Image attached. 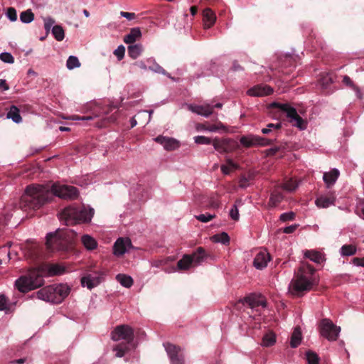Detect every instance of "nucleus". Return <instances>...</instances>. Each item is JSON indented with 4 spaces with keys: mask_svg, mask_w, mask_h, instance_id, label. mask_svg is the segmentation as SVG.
<instances>
[{
    "mask_svg": "<svg viewBox=\"0 0 364 364\" xmlns=\"http://www.w3.org/2000/svg\"><path fill=\"white\" fill-rule=\"evenodd\" d=\"M34 20V14L31 9H27L20 14V21L23 23H29Z\"/></svg>",
    "mask_w": 364,
    "mask_h": 364,
    "instance_id": "40",
    "label": "nucleus"
},
{
    "mask_svg": "<svg viewBox=\"0 0 364 364\" xmlns=\"http://www.w3.org/2000/svg\"><path fill=\"white\" fill-rule=\"evenodd\" d=\"M343 82L346 85L350 87L355 91L356 96L358 98L361 99L363 97L360 88L353 83V82L348 76L345 75L343 78Z\"/></svg>",
    "mask_w": 364,
    "mask_h": 364,
    "instance_id": "39",
    "label": "nucleus"
},
{
    "mask_svg": "<svg viewBox=\"0 0 364 364\" xmlns=\"http://www.w3.org/2000/svg\"><path fill=\"white\" fill-rule=\"evenodd\" d=\"M215 218V215L210 213L200 214L196 216V218L202 223H208Z\"/></svg>",
    "mask_w": 364,
    "mask_h": 364,
    "instance_id": "50",
    "label": "nucleus"
},
{
    "mask_svg": "<svg viewBox=\"0 0 364 364\" xmlns=\"http://www.w3.org/2000/svg\"><path fill=\"white\" fill-rule=\"evenodd\" d=\"M273 89L268 85H259L248 90L247 94L254 97H262L272 94Z\"/></svg>",
    "mask_w": 364,
    "mask_h": 364,
    "instance_id": "23",
    "label": "nucleus"
},
{
    "mask_svg": "<svg viewBox=\"0 0 364 364\" xmlns=\"http://www.w3.org/2000/svg\"><path fill=\"white\" fill-rule=\"evenodd\" d=\"M320 332L321 336L328 341H336L341 332V328L336 326L330 319L323 318L320 323Z\"/></svg>",
    "mask_w": 364,
    "mask_h": 364,
    "instance_id": "9",
    "label": "nucleus"
},
{
    "mask_svg": "<svg viewBox=\"0 0 364 364\" xmlns=\"http://www.w3.org/2000/svg\"><path fill=\"white\" fill-rule=\"evenodd\" d=\"M112 338L114 341L125 340L127 343L132 341L134 337L133 329L127 325L117 326L112 332Z\"/></svg>",
    "mask_w": 364,
    "mask_h": 364,
    "instance_id": "13",
    "label": "nucleus"
},
{
    "mask_svg": "<svg viewBox=\"0 0 364 364\" xmlns=\"http://www.w3.org/2000/svg\"><path fill=\"white\" fill-rule=\"evenodd\" d=\"M50 191L52 192V197L55 196L63 199H75L79 193L77 188L60 183L53 184Z\"/></svg>",
    "mask_w": 364,
    "mask_h": 364,
    "instance_id": "8",
    "label": "nucleus"
},
{
    "mask_svg": "<svg viewBox=\"0 0 364 364\" xmlns=\"http://www.w3.org/2000/svg\"><path fill=\"white\" fill-rule=\"evenodd\" d=\"M119 14L122 17H124L129 21L134 20L136 18V14L132 12L120 11Z\"/></svg>",
    "mask_w": 364,
    "mask_h": 364,
    "instance_id": "59",
    "label": "nucleus"
},
{
    "mask_svg": "<svg viewBox=\"0 0 364 364\" xmlns=\"http://www.w3.org/2000/svg\"><path fill=\"white\" fill-rule=\"evenodd\" d=\"M274 139H269L267 138L262 137L257 135H247L243 136L240 139V143L245 147L251 146H265L273 144Z\"/></svg>",
    "mask_w": 364,
    "mask_h": 364,
    "instance_id": "12",
    "label": "nucleus"
},
{
    "mask_svg": "<svg viewBox=\"0 0 364 364\" xmlns=\"http://www.w3.org/2000/svg\"><path fill=\"white\" fill-rule=\"evenodd\" d=\"M220 202L218 196H211L208 200V206L213 209H217L220 207Z\"/></svg>",
    "mask_w": 364,
    "mask_h": 364,
    "instance_id": "48",
    "label": "nucleus"
},
{
    "mask_svg": "<svg viewBox=\"0 0 364 364\" xmlns=\"http://www.w3.org/2000/svg\"><path fill=\"white\" fill-rule=\"evenodd\" d=\"M301 341V332L299 328H295L291 337L290 345L292 348L297 347Z\"/></svg>",
    "mask_w": 364,
    "mask_h": 364,
    "instance_id": "35",
    "label": "nucleus"
},
{
    "mask_svg": "<svg viewBox=\"0 0 364 364\" xmlns=\"http://www.w3.org/2000/svg\"><path fill=\"white\" fill-rule=\"evenodd\" d=\"M193 139L194 142L198 144H210L212 143L211 139L205 136H196Z\"/></svg>",
    "mask_w": 364,
    "mask_h": 364,
    "instance_id": "53",
    "label": "nucleus"
},
{
    "mask_svg": "<svg viewBox=\"0 0 364 364\" xmlns=\"http://www.w3.org/2000/svg\"><path fill=\"white\" fill-rule=\"evenodd\" d=\"M42 278L44 277H53L56 275H61L65 273V267L59 264H43L38 267Z\"/></svg>",
    "mask_w": 364,
    "mask_h": 364,
    "instance_id": "15",
    "label": "nucleus"
},
{
    "mask_svg": "<svg viewBox=\"0 0 364 364\" xmlns=\"http://www.w3.org/2000/svg\"><path fill=\"white\" fill-rule=\"evenodd\" d=\"M352 263L355 266L364 267V257H363V258L355 257L353 259Z\"/></svg>",
    "mask_w": 364,
    "mask_h": 364,
    "instance_id": "61",
    "label": "nucleus"
},
{
    "mask_svg": "<svg viewBox=\"0 0 364 364\" xmlns=\"http://www.w3.org/2000/svg\"><path fill=\"white\" fill-rule=\"evenodd\" d=\"M9 309L7 299L4 295H0V311Z\"/></svg>",
    "mask_w": 364,
    "mask_h": 364,
    "instance_id": "56",
    "label": "nucleus"
},
{
    "mask_svg": "<svg viewBox=\"0 0 364 364\" xmlns=\"http://www.w3.org/2000/svg\"><path fill=\"white\" fill-rule=\"evenodd\" d=\"M270 259L269 252L266 250H260L255 257L253 265L257 269H263L267 267Z\"/></svg>",
    "mask_w": 364,
    "mask_h": 364,
    "instance_id": "19",
    "label": "nucleus"
},
{
    "mask_svg": "<svg viewBox=\"0 0 364 364\" xmlns=\"http://www.w3.org/2000/svg\"><path fill=\"white\" fill-rule=\"evenodd\" d=\"M196 129L198 132L206 131L209 132H227L228 128L221 122L218 121L215 124L206 123H198L196 124Z\"/></svg>",
    "mask_w": 364,
    "mask_h": 364,
    "instance_id": "18",
    "label": "nucleus"
},
{
    "mask_svg": "<svg viewBox=\"0 0 364 364\" xmlns=\"http://www.w3.org/2000/svg\"><path fill=\"white\" fill-rule=\"evenodd\" d=\"M9 88V87L8 85L6 84V80L1 79L0 80V89H1L4 91H6V90H8Z\"/></svg>",
    "mask_w": 364,
    "mask_h": 364,
    "instance_id": "64",
    "label": "nucleus"
},
{
    "mask_svg": "<svg viewBox=\"0 0 364 364\" xmlns=\"http://www.w3.org/2000/svg\"><path fill=\"white\" fill-rule=\"evenodd\" d=\"M191 257L189 255H184L183 257L177 262L176 267H173L171 272L178 270H188L193 265ZM166 272L170 273L171 271L165 270Z\"/></svg>",
    "mask_w": 364,
    "mask_h": 364,
    "instance_id": "24",
    "label": "nucleus"
},
{
    "mask_svg": "<svg viewBox=\"0 0 364 364\" xmlns=\"http://www.w3.org/2000/svg\"><path fill=\"white\" fill-rule=\"evenodd\" d=\"M6 16L12 22H14L17 20V13L16 10L13 7H9L7 9L6 12Z\"/></svg>",
    "mask_w": 364,
    "mask_h": 364,
    "instance_id": "52",
    "label": "nucleus"
},
{
    "mask_svg": "<svg viewBox=\"0 0 364 364\" xmlns=\"http://www.w3.org/2000/svg\"><path fill=\"white\" fill-rule=\"evenodd\" d=\"M143 50L141 44H134L128 46V54L132 59H136Z\"/></svg>",
    "mask_w": 364,
    "mask_h": 364,
    "instance_id": "34",
    "label": "nucleus"
},
{
    "mask_svg": "<svg viewBox=\"0 0 364 364\" xmlns=\"http://www.w3.org/2000/svg\"><path fill=\"white\" fill-rule=\"evenodd\" d=\"M203 23L205 29L210 28L216 20L215 14L210 9H205L203 12Z\"/></svg>",
    "mask_w": 364,
    "mask_h": 364,
    "instance_id": "26",
    "label": "nucleus"
},
{
    "mask_svg": "<svg viewBox=\"0 0 364 364\" xmlns=\"http://www.w3.org/2000/svg\"><path fill=\"white\" fill-rule=\"evenodd\" d=\"M333 81H332V79L331 77L328 75H326V76H324L322 79V84L326 87L328 86V85L329 83H331Z\"/></svg>",
    "mask_w": 364,
    "mask_h": 364,
    "instance_id": "63",
    "label": "nucleus"
},
{
    "mask_svg": "<svg viewBox=\"0 0 364 364\" xmlns=\"http://www.w3.org/2000/svg\"><path fill=\"white\" fill-rule=\"evenodd\" d=\"M77 235L74 230L61 229L46 236V246L50 251L68 250Z\"/></svg>",
    "mask_w": 364,
    "mask_h": 364,
    "instance_id": "4",
    "label": "nucleus"
},
{
    "mask_svg": "<svg viewBox=\"0 0 364 364\" xmlns=\"http://www.w3.org/2000/svg\"><path fill=\"white\" fill-rule=\"evenodd\" d=\"M125 48L121 45L119 46L117 49L114 50V54L117 57L119 60H122L124 56Z\"/></svg>",
    "mask_w": 364,
    "mask_h": 364,
    "instance_id": "55",
    "label": "nucleus"
},
{
    "mask_svg": "<svg viewBox=\"0 0 364 364\" xmlns=\"http://www.w3.org/2000/svg\"><path fill=\"white\" fill-rule=\"evenodd\" d=\"M194 265L201 264L205 259L207 255L203 247L197 248L196 251L190 255Z\"/></svg>",
    "mask_w": 364,
    "mask_h": 364,
    "instance_id": "27",
    "label": "nucleus"
},
{
    "mask_svg": "<svg viewBox=\"0 0 364 364\" xmlns=\"http://www.w3.org/2000/svg\"><path fill=\"white\" fill-rule=\"evenodd\" d=\"M284 198V196L280 191V188H276L271 194L269 205L272 207L276 206Z\"/></svg>",
    "mask_w": 364,
    "mask_h": 364,
    "instance_id": "30",
    "label": "nucleus"
},
{
    "mask_svg": "<svg viewBox=\"0 0 364 364\" xmlns=\"http://www.w3.org/2000/svg\"><path fill=\"white\" fill-rule=\"evenodd\" d=\"M294 213L293 212L284 213L280 215V220L282 221L291 220L294 218Z\"/></svg>",
    "mask_w": 364,
    "mask_h": 364,
    "instance_id": "57",
    "label": "nucleus"
},
{
    "mask_svg": "<svg viewBox=\"0 0 364 364\" xmlns=\"http://www.w3.org/2000/svg\"><path fill=\"white\" fill-rule=\"evenodd\" d=\"M282 127L281 123H269L267 125L266 127L262 129L261 132L264 134H268L272 132L274 130H278Z\"/></svg>",
    "mask_w": 364,
    "mask_h": 364,
    "instance_id": "44",
    "label": "nucleus"
},
{
    "mask_svg": "<svg viewBox=\"0 0 364 364\" xmlns=\"http://www.w3.org/2000/svg\"><path fill=\"white\" fill-rule=\"evenodd\" d=\"M357 252V247L355 245L350 244V245H344L341 246L339 250V253L341 257H350L354 255Z\"/></svg>",
    "mask_w": 364,
    "mask_h": 364,
    "instance_id": "32",
    "label": "nucleus"
},
{
    "mask_svg": "<svg viewBox=\"0 0 364 364\" xmlns=\"http://www.w3.org/2000/svg\"><path fill=\"white\" fill-rule=\"evenodd\" d=\"M213 145L214 149L220 154L232 152L239 147L235 140L228 138L222 139L215 138L213 140Z\"/></svg>",
    "mask_w": 364,
    "mask_h": 364,
    "instance_id": "11",
    "label": "nucleus"
},
{
    "mask_svg": "<svg viewBox=\"0 0 364 364\" xmlns=\"http://www.w3.org/2000/svg\"><path fill=\"white\" fill-rule=\"evenodd\" d=\"M43 22L44 28L46 33H48L50 29H52L53 26H54L55 20L53 18L48 16L43 18Z\"/></svg>",
    "mask_w": 364,
    "mask_h": 364,
    "instance_id": "51",
    "label": "nucleus"
},
{
    "mask_svg": "<svg viewBox=\"0 0 364 364\" xmlns=\"http://www.w3.org/2000/svg\"><path fill=\"white\" fill-rule=\"evenodd\" d=\"M97 116H87V117H79L77 115H74L70 117L69 119L72 120H92L95 118Z\"/></svg>",
    "mask_w": 364,
    "mask_h": 364,
    "instance_id": "60",
    "label": "nucleus"
},
{
    "mask_svg": "<svg viewBox=\"0 0 364 364\" xmlns=\"http://www.w3.org/2000/svg\"><path fill=\"white\" fill-rule=\"evenodd\" d=\"M149 70H151L156 73L166 75V73L164 70V69L156 63H154V65L152 67H149Z\"/></svg>",
    "mask_w": 364,
    "mask_h": 364,
    "instance_id": "58",
    "label": "nucleus"
},
{
    "mask_svg": "<svg viewBox=\"0 0 364 364\" xmlns=\"http://www.w3.org/2000/svg\"><path fill=\"white\" fill-rule=\"evenodd\" d=\"M141 36V32L139 28H133L130 30L129 33L126 35L124 38V41L127 44H131L134 43L136 40L140 38Z\"/></svg>",
    "mask_w": 364,
    "mask_h": 364,
    "instance_id": "28",
    "label": "nucleus"
},
{
    "mask_svg": "<svg viewBox=\"0 0 364 364\" xmlns=\"http://www.w3.org/2000/svg\"><path fill=\"white\" fill-rule=\"evenodd\" d=\"M117 282L123 287L129 288L133 285V279L130 276L124 274H119L116 276Z\"/></svg>",
    "mask_w": 364,
    "mask_h": 364,
    "instance_id": "33",
    "label": "nucleus"
},
{
    "mask_svg": "<svg viewBox=\"0 0 364 364\" xmlns=\"http://www.w3.org/2000/svg\"><path fill=\"white\" fill-rule=\"evenodd\" d=\"M131 248H132V245L131 240L129 237H119L114 244L113 254L117 257L122 256L127 252Z\"/></svg>",
    "mask_w": 364,
    "mask_h": 364,
    "instance_id": "16",
    "label": "nucleus"
},
{
    "mask_svg": "<svg viewBox=\"0 0 364 364\" xmlns=\"http://www.w3.org/2000/svg\"><path fill=\"white\" fill-rule=\"evenodd\" d=\"M70 288L66 284H55L45 287L36 294L41 300L58 304L62 302L70 294Z\"/></svg>",
    "mask_w": 364,
    "mask_h": 364,
    "instance_id": "5",
    "label": "nucleus"
},
{
    "mask_svg": "<svg viewBox=\"0 0 364 364\" xmlns=\"http://www.w3.org/2000/svg\"><path fill=\"white\" fill-rule=\"evenodd\" d=\"M298 184L292 179H289L284 182L281 188L287 191L291 192L296 190Z\"/></svg>",
    "mask_w": 364,
    "mask_h": 364,
    "instance_id": "45",
    "label": "nucleus"
},
{
    "mask_svg": "<svg viewBox=\"0 0 364 364\" xmlns=\"http://www.w3.org/2000/svg\"><path fill=\"white\" fill-rule=\"evenodd\" d=\"M297 227H298V225H296V224L287 226V227L284 228L283 232L284 233H286V234L292 233V232H294L296 230Z\"/></svg>",
    "mask_w": 364,
    "mask_h": 364,
    "instance_id": "62",
    "label": "nucleus"
},
{
    "mask_svg": "<svg viewBox=\"0 0 364 364\" xmlns=\"http://www.w3.org/2000/svg\"><path fill=\"white\" fill-rule=\"evenodd\" d=\"M6 117L8 119H11L16 124H18L22 121L18 108L14 105L10 107L9 112H7Z\"/></svg>",
    "mask_w": 364,
    "mask_h": 364,
    "instance_id": "31",
    "label": "nucleus"
},
{
    "mask_svg": "<svg viewBox=\"0 0 364 364\" xmlns=\"http://www.w3.org/2000/svg\"><path fill=\"white\" fill-rule=\"evenodd\" d=\"M154 140L161 144L164 149L167 151H173L177 149L180 146V141L171 137L159 136L154 138Z\"/></svg>",
    "mask_w": 364,
    "mask_h": 364,
    "instance_id": "21",
    "label": "nucleus"
},
{
    "mask_svg": "<svg viewBox=\"0 0 364 364\" xmlns=\"http://www.w3.org/2000/svg\"><path fill=\"white\" fill-rule=\"evenodd\" d=\"M336 200V196L334 192H329L326 194L318 196L315 200V205L318 208H327L334 205Z\"/></svg>",
    "mask_w": 364,
    "mask_h": 364,
    "instance_id": "17",
    "label": "nucleus"
},
{
    "mask_svg": "<svg viewBox=\"0 0 364 364\" xmlns=\"http://www.w3.org/2000/svg\"><path fill=\"white\" fill-rule=\"evenodd\" d=\"M339 171L337 168H333L328 172H325L323 175V180L327 188L333 186L339 176Z\"/></svg>",
    "mask_w": 364,
    "mask_h": 364,
    "instance_id": "25",
    "label": "nucleus"
},
{
    "mask_svg": "<svg viewBox=\"0 0 364 364\" xmlns=\"http://www.w3.org/2000/svg\"><path fill=\"white\" fill-rule=\"evenodd\" d=\"M226 164L220 166L221 171L225 175L229 174L232 169L238 168V165L230 158L226 159Z\"/></svg>",
    "mask_w": 364,
    "mask_h": 364,
    "instance_id": "36",
    "label": "nucleus"
},
{
    "mask_svg": "<svg viewBox=\"0 0 364 364\" xmlns=\"http://www.w3.org/2000/svg\"><path fill=\"white\" fill-rule=\"evenodd\" d=\"M306 355L308 364H319V358L316 353L308 351Z\"/></svg>",
    "mask_w": 364,
    "mask_h": 364,
    "instance_id": "46",
    "label": "nucleus"
},
{
    "mask_svg": "<svg viewBox=\"0 0 364 364\" xmlns=\"http://www.w3.org/2000/svg\"><path fill=\"white\" fill-rule=\"evenodd\" d=\"M0 60L6 63L12 64L14 62V58L8 52H4L0 54Z\"/></svg>",
    "mask_w": 364,
    "mask_h": 364,
    "instance_id": "49",
    "label": "nucleus"
},
{
    "mask_svg": "<svg viewBox=\"0 0 364 364\" xmlns=\"http://www.w3.org/2000/svg\"><path fill=\"white\" fill-rule=\"evenodd\" d=\"M105 276L106 272L104 270L87 273L82 277L81 284L83 287L92 289L102 283L105 280Z\"/></svg>",
    "mask_w": 364,
    "mask_h": 364,
    "instance_id": "10",
    "label": "nucleus"
},
{
    "mask_svg": "<svg viewBox=\"0 0 364 364\" xmlns=\"http://www.w3.org/2000/svg\"><path fill=\"white\" fill-rule=\"evenodd\" d=\"M245 302L249 305L252 310L262 307L265 308L267 303L266 301L261 295H250L245 298Z\"/></svg>",
    "mask_w": 364,
    "mask_h": 364,
    "instance_id": "22",
    "label": "nucleus"
},
{
    "mask_svg": "<svg viewBox=\"0 0 364 364\" xmlns=\"http://www.w3.org/2000/svg\"><path fill=\"white\" fill-rule=\"evenodd\" d=\"M51 31L56 41H62L64 39L65 32L61 26L55 25L53 26Z\"/></svg>",
    "mask_w": 364,
    "mask_h": 364,
    "instance_id": "41",
    "label": "nucleus"
},
{
    "mask_svg": "<svg viewBox=\"0 0 364 364\" xmlns=\"http://www.w3.org/2000/svg\"><path fill=\"white\" fill-rule=\"evenodd\" d=\"M187 106L191 112L206 118L210 116L213 112V106L208 103L202 105L191 104Z\"/></svg>",
    "mask_w": 364,
    "mask_h": 364,
    "instance_id": "20",
    "label": "nucleus"
},
{
    "mask_svg": "<svg viewBox=\"0 0 364 364\" xmlns=\"http://www.w3.org/2000/svg\"><path fill=\"white\" fill-rule=\"evenodd\" d=\"M43 283L44 280L41 272L38 268H36L17 279L15 287L19 291L25 293L41 287Z\"/></svg>",
    "mask_w": 364,
    "mask_h": 364,
    "instance_id": "6",
    "label": "nucleus"
},
{
    "mask_svg": "<svg viewBox=\"0 0 364 364\" xmlns=\"http://www.w3.org/2000/svg\"><path fill=\"white\" fill-rule=\"evenodd\" d=\"M304 255L305 257L309 258L311 261L316 263H320L323 260L322 255L316 251L306 250L304 252Z\"/></svg>",
    "mask_w": 364,
    "mask_h": 364,
    "instance_id": "38",
    "label": "nucleus"
},
{
    "mask_svg": "<svg viewBox=\"0 0 364 364\" xmlns=\"http://www.w3.org/2000/svg\"><path fill=\"white\" fill-rule=\"evenodd\" d=\"M116 351V356L121 358L124 355L125 352L127 350V344H119L117 345L113 349Z\"/></svg>",
    "mask_w": 364,
    "mask_h": 364,
    "instance_id": "47",
    "label": "nucleus"
},
{
    "mask_svg": "<svg viewBox=\"0 0 364 364\" xmlns=\"http://www.w3.org/2000/svg\"><path fill=\"white\" fill-rule=\"evenodd\" d=\"M95 210L89 206L76 208L69 206L63 209L59 214V219L66 225L88 223L92 220Z\"/></svg>",
    "mask_w": 364,
    "mask_h": 364,
    "instance_id": "3",
    "label": "nucleus"
},
{
    "mask_svg": "<svg viewBox=\"0 0 364 364\" xmlns=\"http://www.w3.org/2000/svg\"><path fill=\"white\" fill-rule=\"evenodd\" d=\"M276 342L275 334L269 331L262 338V346L264 347H269L273 346Z\"/></svg>",
    "mask_w": 364,
    "mask_h": 364,
    "instance_id": "37",
    "label": "nucleus"
},
{
    "mask_svg": "<svg viewBox=\"0 0 364 364\" xmlns=\"http://www.w3.org/2000/svg\"><path fill=\"white\" fill-rule=\"evenodd\" d=\"M230 216L234 220H238L240 218L237 205L235 204L230 210Z\"/></svg>",
    "mask_w": 364,
    "mask_h": 364,
    "instance_id": "54",
    "label": "nucleus"
},
{
    "mask_svg": "<svg viewBox=\"0 0 364 364\" xmlns=\"http://www.w3.org/2000/svg\"><path fill=\"white\" fill-rule=\"evenodd\" d=\"M66 66L68 70H73L80 66V63L76 56L70 55L66 62Z\"/></svg>",
    "mask_w": 364,
    "mask_h": 364,
    "instance_id": "43",
    "label": "nucleus"
},
{
    "mask_svg": "<svg viewBox=\"0 0 364 364\" xmlns=\"http://www.w3.org/2000/svg\"><path fill=\"white\" fill-rule=\"evenodd\" d=\"M318 282L314 269L307 263H301L294 278L291 281L289 290L295 296H301L310 291Z\"/></svg>",
    "mask_w": 364,
    "mask_h": 364,
    "instance_id": "2",
    "label": "nucleus"
},
{
    "mask_svg": "<svg viewBox=\"0 0 364 364\" xmlns=\"http://www.w3.org/2000/svg\"><path fill=\"white\" fill-rule=\"evenodd\" d=\"M212 240L215 242L221 243L223 245H228L230 242V237L228 233L225 232L213 235Z\"/></svg>",
    "mask_w": 364,
    "mask_h": 364,
    "instance_id": "42",
    "label": "nucleus"
},
{
    "mask_svg": "<svg viewBox=\"0 0 364 364\" xmlns=\"http://www.w3.org/2000/svg\"><path fill=\"white\" fill-rule=\"evenodd\" d=\"M272 106H276L281 111L286 114L287 117L289 119V122L294 126L299 128L300 130H304L306 129V122L297 113L295 108L289 105V104H277L273 103Z\"/></svg>",
    "mask_w": 364,
    "mask_h": 364,
    "instance_id": "7",
    "label": "nucleus"
},
{
    "mask_svg": "<svg viewBox=\"0 0 364 364\" xmlns=\"http://www.w3.org/2000/svg\"><path fill=\"white\" fill-rule=\"evenodd\" d=\"M52 199L48 187L33 184L27 186L20 200V207L24 211L35 210Z\"/></svg>",
    "mask_w": 364,
    "mask_h": 364,
    "instance_id": "1",
    "label": "nucleus"
},
{
    "mask_svg": "<svg viewBox=\"0 0 364 364\" xmlns=\"http://www.w3.org/2000/svg\"><path fill=\"white\" fill-rule=\"evenodd\" d=\"M164 346L168 355L171 364H184L181 349L171 343H164Z\"/></svg>",
    "mask_w": 364,
    "mask_h": 364,
    "instance_id": "14",
    "label": "nucleus"
},
{
    "mask_svg": "<svg viewBox=\"0 0 364 364\" xmlns=\"http://www.w3.org/2000/svg\"><path fill=\"white\" fill-rule=\"evenodd\" d=\"M81 242L87 250H93L97 248L96 240L89 235H84L81 237Z\"/></svg>",
    "mask_w": 364,
    "mask_h": 364,
    "instance_id": "29",
    "label": "nucleus"
}]
</instances>
